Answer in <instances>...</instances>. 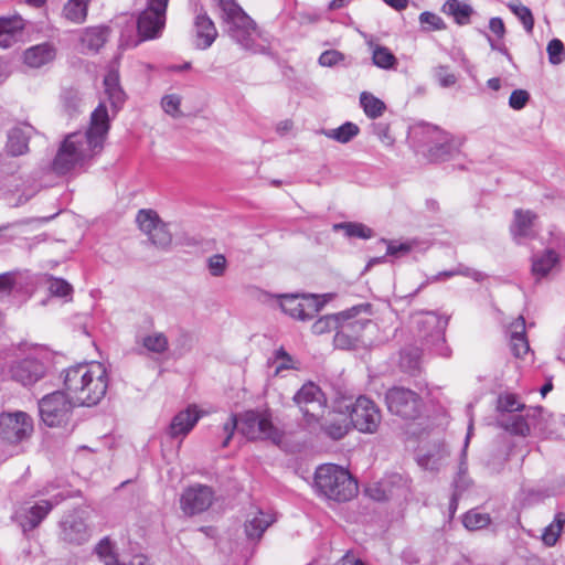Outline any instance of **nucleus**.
Instances as JSON below:
<instances>
[{"mask_svg": "<svg viewBox=\"0 0 565 565\" xmlns=\"http://www.w3.org/2000/svg\"><path fill=\"white\" fill-rule=\"evenodd\" d=\"M419 22L423 25H428L429 30H441L445 28L443 19L439 15L428 11L420 13Z\"/></svg>", "mask_w": 565, "mask_h": 565, "instance_id": "e2e57ef3", "label": "nucleus"}, {"mask_svg": "<svg viewBox=\"0 0 565 565\" xmlns=\"http://www.w3.org/2000/svg\"><path fill=\"white\" fill-rule=\"evenodd\" d=\"M204 415L205 412L199 409L196 405H189L173 416L168 428L169 436L183 439Z\"/></svg>", "mask_w": 565, "mask_h": 565, "instance_id": "6ab92c4d", "label": "nucleus"}, {"mask_svg": "<svg viewBox=\"0 0 565 565\" xmlns=\"http://www.w3.org/2000/svg\"><path fill=\"white\" fill-rule=\"evenodd\" d=\"M46 373V366L39 359L28 356L12 360L7 369L6 375L24 387L34 385Z\"/></svg>", "mask_w": 565, "mask_h": 565, "instance_id": "ddd939ff", "label": "nucleus"}, {"mask_svg": "<svg viewBox=\"0 0 565 565\" xmlns=\"http://www.w3.org/2000/svg\"><path fill=\"white\" fill-rule=\"evenodd\" d=\"M559 263L558 254L553 249H546L542 254L532 257V274L536 279L546 277Z\"/></svg>", "mask_w": 565, "mask_h": 565, "instance_id": "cd10ccee", "label": "nucleus"}, {"mask_svg": "<svg viewBox=\"0 0 565 565\" xmlns=\"http://www.w3.org/2000/svg\"><path fill=\"white\" fill-rule=\"evenodd\" d=\"M276 521L274 513L260 509H252L244 523V531L247 540L258 542L265 531Z\"/></svg>", "mask_w": 565, "mask_h": 565, "instance_id": "412c9836", "label": "nucleus"}, {"mask_svg": "<svg viewBox=\"0 0 565 565\" xmlns=\"http://www.w3.org/2000/svg\"><path fill=\"white\" fill-rule=\"evenodd\" d=\"M295 404L300 408L308 424L319 423L323 417L327 398L321 388L312 382H308L294 396Z\"/></svg>", "mask_w": 565, "mask_h": 565, "instance_id": "9d476101", "label": "nucleus"}, {"mask_svg": "<svg viewBox=\"0 0 565 565\" xmlns=\"http://www.w3.org/2000/svg\"><path fill=\"white\" fill-rule=\"evenodd\" d=\"M274 375L278 376L286 370L295 369L292 358L284 350L279 349L273 360Z\"/></svg>", "mask_w": 565, "mask_h": 565, "instance_id": "3c124183", "label": "nucleus"}, {"mask_svg": "<svg viewBox=\"0 0 565 565\" xmlns=\"http://www.w3.org/2000/svg\"><path fill=\"white\" fill-rule=\"evenodd\" d=\"M388 411L404 419L419 416L423 402L417 393L405 387H392L385 394Z\"/></svg>", "mask_w": 565, "mask_h": 565, "instance_id": "1a4fd4ad", "label": "nucleus"}, {"mask_svg": "<svg viewBox=\"0 0 565 565\" xmlns=\"http://www.w3.org/2000/svg\"><path fill=\"white\" fill-rule=\"evenodd\" d=\"M238 426H239V422H238V418L236 415L232 414L230 415V417L226 419V422L222 425V435H223V440L221 443L222 447H227L235 430L238 429Z\"/></svg>", "mask_w": 565, "mask_h": 565, "instance_id": "bf43d9fd", "label": "nucleus"}, {"mask_svg": "<svg viewBox=\"0 0 565 565\" xmlns=\"http://www.w3.org/2000/svg\"><path fill=\"white\" fill-rule=\"evenodd\" d=\"M387 248H386V255L392 256L394 258H399L406 256L413 248V245L408 242H396V241H390L386 242Z\"/></svg>", "mask_w": 565, "mask_h": 565, "instance_id": "13d9d810", "label": "nucleus"}, {"mask_svg": "<svg viewBox=\"0 0 565 565\" xmlns=\"http://www.w3.org/2000/svg\"><path fill=\"white\" fill-rule=\"evenodd\" d=\"M360 104L365 115L372 119L382 116L386 108L384 102L367 92L360 95Z\"/></svg>", "mask_w": 565, "mask_h": 565, "instance_id": "ea45409f", "label": "nucleus"}, {"mask_svg": "<svg viewBox=\"0 0 565 565\" xmlns=\"http://www.w3.org/2000/svg\"><path fill=\"white\" fill-rule=\"evenodd\" d=\"M444 12L452 15L458 24H467L473 9L470 4L459 0H447L444 4Z\"/></svg>", "mask_w": 565, "mask_h": 565, "instance_id": "f704fd0d", "label": "nucleus"}, {"mask_svg": "<svg viewBox=\"0 0 565 565\" xmlns=\"http://www.w3.org/2000/svg\"><path fill=\"white\" fill-rule=\"evenodd\" d=\"M238 422V431L248 439H274L276 436L275 427L266 413L247 411L241 415Z\"/></svg>", "mask_w": 565, "mask_h": 565, "instance_id": "dca6fc26", "label": "nucleus"}, {"mask_svg": "<svg viewBox=\"0 0 565 565\" xmlns=\"http://www.w3.org/2000/svg\"><path fill=\"white\" fill-rule=\"evenodd\" d=\"M313 488L319 495L337 502L349 501L359 491L358 482L351 473L334 463H324L316 469Z\"/></svg>", "mask_w": 565, "mask_h": 565, "instance_id": "39448f33", "label": "nucleus"}, {"mask_svg": "<svg viewBox=\"0 0 565 565\" xmlns=\"http://www.w3.org/2000/svg\"><path fill=\"white\" fill-rule=\"evenodd\" d=\"M214 500L213 490L203 484L186 488L180 498V508L186 515H195L207 510Z\"/></svg>", "mask_w": 565, "mask_h": 565, "instance_id": "f3484780", "label": "nucleus"}, {"mask_svg": "<svg viewBox=\"0 0 565 565\" xmlns=\"http://www.w3.org/2000/svg\"><path fill=\"white\" fill-rule=\"evenodd\" d=\"M530 100V94L525 89H515L509 98V106L514 110L523 109Z\"/></svg>", "mask_w": 565, "mask_h": 565, "instance_id": "052dcab7", "label": "nucleus"}, {"mask_svg": "<svg viewBox=\"0 0 565 565\" xmlns=\"http://www.w3.org/2000/svg\"><path fill=\"white\" fill-rule=\"evenodd\" d=\"M447 457L448 451L446 448L444 446H436L426 452L420 450L417 456V462L424 469L434 471L443 466Z\"/></svg>", "mask_w": 565, "mask_h": 565, "instance_id": "473e14b6", "label": "nucleus"}, {"mask_svg": "<svg viewBox=\"0 0 565 565\" xmlns=\"http://www.w3.org/2000/svg\"><path fill=\"white\" fill-rule=\"evenodd\" d=\"M418 329V335L436 355L449 358L451 349L447 345L445 330L448 319L433 311L420 312L413 317Z\"/></svg>", "mask_w": 565, "mask_h": 565, "instance_id": "423d86ee", "label": "nucleus"}, {"mask_svg": "<svg viewBox=\"0 0 565 565\" xmlns=\"http://www.w3.org/2000/svg\"><path fill=\"white\" fill-rule=\"evenodd\" d=\"M107 28L93 26L87 28L81 38L82 44L92 51H98L106 42Z\"/></svg>", "mask_w": 565, "mask_h": 565, "instance_id": "c9c22d12", "label": "nucleus"}, {"mask_svg": "<svg viewBox=\"0 0 565 565\" xmlns=\"http://www.w3.org/2000/svg\"><path fill=\"white\" fill-rule=\"evenodd\" d=\"M33 420L24 412L3 413L0 416V435L12 444L20 443L31 436Z\"/></svg>", "mask_w": 565, "mask_h": 565, "instance_id": "2eb2a0df", "label": "nucleus"}, {"mask_svg": "<svg viewBox=\"0 0 565 565\" xmlns=\"http://www.w3.org/2000/svg\"><path fill=\"white\" fill-rule=\"evenodd\" d=\"M136 221L140 231L147 236L162 222L158 213L150 209L140 210Z\"/></svg>", "mask_w": 565, "mask_h": 565, "instance_id": "a19ab883", "label": "nucleus"}, {"mask_svg": "<svg viewBox=\"0 0 565 565\" xmlns=\"http://www.w3.org/2000/svg\"><path fill=\"white\" fill-rule=\"evenodd\" d=\"M455 275H463V276H467V277H471L473 280L476 281H479L483 278V275L475 269H470V268H467V267H459L458 269L456 270H450V271H443V273H439L436 277V279H439L441 277H452Z\"/></svg>", "mask_w": 565, "mask_h": 565, "instance_id": "0e129e2a", "label": "nucleus"}, {"mask_svg": "<svg viewBox=\"0 0 565 565\" xmlns=\"http://www.w3.org/2000/svg\"><path fill=\"white\" fill-rule=\"evenodd\" d=\"M94 552L105 565H125L118 559L116 543L108 536L103 537L95 545Z\"/></svg>", "mask_w": 565, "mask_h": 565, "instance_id": "72a5a7b5", "label": "nucleus"}, {"mask_svg": "<svg viewBox=\"0 0 565 565\" xmlns=\"http://www.w3.org/2000/svg\"><path fill=\"white\" fill-rule=\"evenodd\" d=\"M535 220L536 215L531 211L516 210L514 212V221L510 231L516 243L521 244L524 239L533 237Z\"/></svg>", "mask_w": 565, "mask_h": 565, "instance_id": "393cba45", "label": "nucleus"}, {"mask_svg": "<svg viewBox=\"0 0 565 565\" xmlns=\"http://www.w3.org/2000/svg\"><path fill=\"white\" fill-rule=\"evenodd\" d=\"M169 0H147L146 9L166 19Z\"/></svg>", "mask_w": 565, "mask_h": 565, "instance_id": "774afa93", "label": "nucleus"}, {"mask_svg": "<svg viewBox=\"0 0 565 565\" xmlns=\"http://www.w3.org/2000/svg\"><path fill=\"white\" fill-rule=\"evenodd\" d=\"M92 534L87 516L82 511L68 513L60 522V539L66 544L83 545L90 540Z\"/></svg>", "mask_w": 565, "mask_h": 565, "instance_id": "f8f14e48", "label": "nucleus"}, {"mask_svg": "<svg viewBox=\"0 0 565 565\" xmlns=\"http://www.w3.org/2000/svg\"><path fill=\"white\" fill-rule=\"evenodd\" d=\"M17 284V274L12 271L0 274V294L9 295Z\"/></svg>", "mask_w": 565, "mask_h": 565, "instance_id": "338daca9", "label": "nucleus"}, {"mask_svg": "<svg viewBox=\"0 0 565 565\" xmlns=\"http://www.w3.org/2000/svg\"><path fill=\"white\" fill-rule=\"evenodd\" d=\"M151 353L163 354L169 348V340L163 332H152L142 337L139 341Z\"/></svg>", "mask_w": 565, "mask_h": 565, "instance_id": "58836bf2", "label": "nucleus"}, {"mask_svg": "<svg viewBox=\"0 0 565 565\" xmlns=\"http://www.w3.org/2000/svg\"><path fill=\"white\" fill-rule=\"evenodd\" d=\"M414 134L419 136L420 142L428 148L429 154L435 159L444 160L458 153L463 143V138L431 125L418 127Z\"/></svg>", "mask_w": 565, "mask_h": 565, "instance_id": "0eeeda50", "label": "nucleus"}, {"mask_svg": "<svg viewBox=\"0 0 565 565\" xmlns=\"http://www.w3.org/2000/svg\"><path fill=\"white\" fill-rule=\"evenodd\" d=\"M55 504L56 502L50 500H41L30 508L18 510L13 519L20 524L23 532L31 531L39 526Z\"/></svg>", "mask_w": 565, "mask_h": 565, "instance_id": "aec40b11", "label": "nucleus"}, {"mask_svg": "<svg viewBox=\"0 0 565 565\" xmlns=\"http://www.w3.org/2000/svg\"><path fill=\"white\" fill-rule=\"evenodd\" d=\"M510 344L512 353L516 358H522L530 351L529 341L525 334V320L522 316L518 317L510 324Z\"/></svg>", "mask_w": 565, "mask_h": 565, "instance_id": "bb28decb", "label": "nucleus"}, {"mask_svg": "<svg viewBox=\"0 0 565 565\" xmlns=\"http://www.w3.org/2000/svg\"><path fill=\"white\" fill-rule=\"evenodd\" d=\"M73 399L62 391H56L43 396L39 401V411L42 422L49 427H60L65 425L73 407Z\"/></svg>", "mask_w": 565, "mask_h": 565, "instance_id": "6e6552de", "label": "nucleus"}, {"mask_svg": "<svg viewBox=\"0 0 565 565\" xmlns=\"http://www.w3.org/2000/svg\"><path fill=\"white\" fill-rule=\"evenodd\" d=\"M63 383L75 405L94 406L106 395L108 373L103 363H79L64 370Z\"/></svg>", "mask_w": 565, "mask_h": 565, "instance_id": "f03ea898", "label": "nucleus"}, {"mask_svg": "<svg viewBox=\"0 0 565 565\" xmlns=\"http://www.w3.org/2000/svg\"><path fill=\"white\" fill-rule=\"evenodd\" d=\"M195 45L200 50L209 49L217 38V30L209 14L201 10L194 18Z\"/></svg>", "mask_w": 565, "mask_h": 565, "instance_id": "4be33fe9", "label": "nucleus"}, {"mask_svg": "<svg viewBox=\"0 0 565 565\" xmlns=\"http://www.w3.org/2000/svg\"><path fill=\"white\" fill-rule=\"evenodd\" d=\"M498 408L501 412L514 413L522 408V404L512 394L500 396L498 402Z\"/></svg>", "mask_w": 565, "mask_h": 565, "instance_id": "680f3d73", "label": "nucleus"}, {"mask_svg": "<svg viewBox=\"0 0 565 565\" xmlns=\"http://www.w3.org/2000/svg\"><path fill=\"white\" fill-rule=\"evenodd\" d=\"M55 57V50L49 43L39 44L24 52V63L30 67L39 68Z\"/></svg>", "mask_w": 565, "mask_h": 565, "instance_id": "c85d7f7f", "label": "nucleus"}, {"mask_svg": "<svg viewBox=\"0 0 565 565\" xmlns=\"http://www.w3.org/2000/svg\"><path fill=\"white\" fill-rule=\"evenodd\" d=\"M109 127L107 108L100 103L92 113L88 130L70 134L64 139L53 160V170L58 174H65L92 160L102 151Z\"/></svg>", "mask_w": 565, "mask_h": 565, "instance_id": "f257e3e1", "label": "nucleus"}, {"mask_svg": "<svg viewBox=\"0 0 565 565\" xmlns=\"http://www.w3.org/2000/svg\"><path fill=\"white\" fill-rule=\"evenodd\" d=\"M105 94L111 105L113 113L116 114L126 100V94L119 84V73L110 70L104 78Z\"/></svg>", "mask_w": 565, "mask_h": 565, "instance_id": "a878e982", "label": "nucleus"}, {"mask_svg": "<svg viewBox=\"0 0 565 565\" xmlns=\"http://www.w3.org/2000/svg\"><path fill=\"white\" fill-rule=\"evenodd\" d=\"M181 106V97L177 94H169L162 97L161 107L166 114L172 116L173 118H179L182 116V111L180 109Z\"/></svg>", "mask_w": 565, "mask_h": 565, "instance_id": "5fc2aeb1", "label": "nucleus"}, {"mask_svg": "<svg viewBox=\"0 0 565 565\" xmlns=\"http://www.w3.org/2000/svg\"><path fill=\"white\" fill-rule=\"evenodd\" d=\"M462 523L469 531L481 530L489 525L490 516L487 513L470 510L463 515Z\"/></svg>", "mask_w": 565, "mask_h": 565, "instance_id": "49530a36", "label": "nucleus"}, {"mask_svg": "<svg viewBox=\"0 0 565 565\" xmlns=\"http://www.w3.org/2000/svg\"><path fill=\"white\" fill-rule=\"evenodd\" d=\"M33 132V127L26 124L12 128L8 134V141L6 146L8 153L17 157L28 152L29 140Z\"/></svg>", "mask_w": 565, "mask_h": 565, "instance_id": "b1692460", "label": "nucleus"}, {"mask_svg": "<svg viewBox=\"0 0 565 565\" xmlns=\"http://www.w3.org/2000/svg\"><path fill=\"white\" fill-rule=\"evenodd\" d=\"M166 19L158 13L145 9L138 18L137 29L140 41L153 40L161 35Z\"/></svg>", "mask_w": 565, "mask_h": 565, "instance_id": "5701e85b", "label": "nucleus"}, {"mask_svg": "<svg viewBox=\"0 0 565 565\" xmlns=\"http://www.w3.org/2000/svg\"><path fill=\"white\" fill-rule=\"evenodd\" d=\"M401 367L408 373H413L419 369L420 352L417 348H407L402 350L399 358Z\"/></svg>", "mask_w": 565, "mask_h": 565, "instance_id": "a18cd8bd", "label": "nucleus"}, {"mask_svg": "<svg viewBox=\"0 0 565 565\" xmlns=\"http://www.w3.org/2000/svg\"><path fill=\"white\" fill-rule=\"evenodd\" d=\"M352 425L362 433L373 434L377 430L382 415L377 405L365 396L356 398L350 413Z\"/></svg>", "mask_w": 565, "mask_h": 565, "instance_id": "4468645a", "label": "nucleus"}, {"mask_svg": "<svg viewBox=\"0 0 565 565\" xmlns=\"http://www.w3.org/2000/svg\"><path fill=\"white\" fill-rule=\"evenodd\" d=\"M359 131L360 129L355 124L348 121L334 129H323L321 134L340 143H347L358 136Z\"/></svg>", "mask_w": 565, "mask_h": 565, "instance_id": "4c0bfd02", "label": "nucleus"}, {"mask_svg": "<svg viewBox=\"0 0 565 565\" xmlns=\"http://www.w3.org/2000/svg\"><path fill=\"white\" fill-rule=\"evenodd\" d=\"M281 310L294 319L301 321L312 319L321 310L324 302L317 295H280L278 296Z\"/></svg>", "mask_w": 565, "mask_h": 565, "instance_id": "9b49d317", "label": "nucleus"}, {"mask_svg": "<svg viewBox=\"0 0 565 565\" xmlns=\"http://www.w3.org/2000/svg\"><path fill=\"white\" fill-rule=\"evenodd\" d=\"M343 57H344L343 54L340 53L339 51L328 50V51H324L319 56V64L321 66L331 67L333 65H337L339 62H341L343 60Z\"/></svg>", "mask_w": 565, "mask_h": 565, "instance_id": "69168bd1", "label": "nucleus"}, {"mask_svg": "<svg viewBox=\"0 0 565 565\" xmlns=\"http://www.w3.org/2000/svg\"><path fill=\"white\" fill-rule=\"evenodd\" d=\"M509 424H507V428L510 429L513 434L526 436L530 434L531 424L519 414H513L509 418Z\"/></svg>", "mask_w": 565, "mask_h": 565, "instance_id": "6e6d98bb", "label": "nucleus"}, {"mask_svg": "<svg viewBox=\"0 0 565 565\" xmlns=\"http://www.w3.org/2000/svg\"><path fill=\"white\" fill-rule=\"evenodd\" d=\"M371 315V306L363 303L352 307L340 313L339 329L333 342L335 348L342 350L372 344V339L366 337V331H373L376 326L367 317Z\"/></svg>", "mask_w": 565, "mask_h": 565, "instance_id": "20e7f679", "label": "nucleus"}, {"mask_svg": "<svg viewBox=\"0 0 565 565\" xmlns=\"http://www.w3.org/2000/svg\"><path fill=\"white\" fill-rule=\"evenodd\" d=\"M209 273L213 277H222L227 268V259L223 254H214L206 260Z\"/></svg>", "mask_w": 565, "mask_h": 565, "instance_id": "603ef678", "label": "nucleus"}, {"mask_svg": "<svg viewBox=\"0 0 565 565\" xmlns=\"http://www.w3.org/2000/svg\"><path fill=\"white\" fill-rule=\"evenodd\" d=\"M221 12L226 33L243 49L253 53H266L254 21L234 0H213Z\"/></svg>", "mask_w": 565, "mask_h": 565, "instance_id": "7ed1b4c3", "label": "nucleus"}, {"mask_svg": "<svg viewBox=\"0 0 565 565\" xmlns=\"http://www.w3.org/2000/svg\"><path fill=\"white\" fill-rule=\"evenodd\" d=\"M407 491V481L399 475H393L366 488L367 495L376 501L405 497Z\"/></svg>", "mask_w": 565, "mask_h": 565, "instance_id": "a211bd4d", "label": "nucleus"}, {"mask_svg": "<svg viewBox=\"0 0 565 565\" xmlns=\"http://www.w3.org/2000/svg\"><path fill=\"white\" fill-rule=\"evenodd\" d=\"M90 0H68L62 10V15L68 22L82 24L86 21Z\"/></svg>", "mask_w": 565, "mask_h": 565, "instance_id": "2f4dec72", "label": "nucleus"}, {"mask_svg": "<svg viewBox=\"0 0 565 565\" xmlns=\"http://www.w3.org/2000/svg\"><path fill=\"white\" fill-rule=\"evenodd\" d=\"M23 30L21 18H0V47L12 46Z\"/></svg>", "mask_w": 565, "mask_h": 565, "instance_id": "c756f323", "label": "nucleus"}, {"mask_svg": "<svg viewBox=\"0 0 565 565\" xmlns=\"http://www.w3.org/2000/svg\"><path fill=\"white\" fill-rule=\"evenodd\" d=\"M434 76L441 87H450L457 83V76L449 71L448 66L439 65L434 68Z\"/></svg>", "mask_w": 565, "mask_h": 565, "instance_id": "4d7b16f0", "label": "nucleus"}, {"mask_svg": "<svg viewBox=\"0 0 565 565\" xmlns=\"http://www.w3.org/2000/svg\"><path fill=\"white\" fill-rule=\"evenodd\" d=\"M148 238L150 242L159 247V248H167L170 246L172 242V235L170 231L168 230V225L164 222H161L156 230H153L149 235Z\"/></svg>", "mask_w": 565, "mask_h": 565, "instance_id": "de8ad7c7", "label": "nucleus"}, {"mask_svg": "<svg viewBox=\"0 0 565 565\" xmlns=\"http://www.w3.org/2000/svg\"><path fill=\"white\" fill-rule=\"evenodd\" d=\"M369 47L372 53V62L376 67L386 71L396 70L397 58L388 47L374 42H370Z\"/></svg>", "mask_w": 565, "mask_h": 565, "instance_id": "7c9ffc66", "label": "nucleus"}, {"mask_svg": "<svg viewBox=\"0 0 565 565\" xmlns=\"http://www.w3.org/2000/svg\"><path fill=\"white\" fill-rule=\"evenodd\" d=\"M508 8L515 14L521 21L525 31L532 33L534 28V18L532 11L519 1H512L508 4Z\"/></svg>", "mask_w": 565, "mask_h": 565, "instance_id": "c03bdc74", "label": "nucleus"}, {"mask_svg": "<svg viewBox=\"0 0 565 565\" xmlns=\"http://www.w3.org/2000/svg\"><path fill=\"white\" fill-rule=\"evenodd\" d=\"M321 429L332 439L343 438L349 431V425L342 416L334 417L330 422L320 424Z\"/></svg>", "mask_w": 565, "mask_h": 565, "instance_id": "79ce46f5", "label": "nucleus"}, {"mask_svg": "<svg viewBox=\"0 0 565 565\" xmlns=\"http://www.w3.org/2000/svg\"><path fill=\"white\" fill-rule=\"evenodd\" d=\"M340 319H341L340 313L337 316H332V315L323 316L313 322L311 330L315 334H318V335L330 332L332 330L338 331Z\"/></svg>", "mask_w": 565, "mask_h": 565, "instance_id": "09e8293b", "label": "nucleus"}, {"mask_svg": "<svg viewBox=\"0 0 565 565\" xmlns=\"http://www.w3.org/2000/svg\"><path fill=\"white\" fill-rule=\"evenodd\" d=\"M565 526V512H558L555 514L554 520L550 523L542 533L543 543L552 547L554 546L558 537L561 536L563 529Z\"/></svg>", "mask_w": 565, "mask_h": 565, "instance_id": "e433bc0d", "label": "nucleus"}, {"mask_svg": "<svg viewBox=\"0 0 565 565\" xmlns=\"http://www.w3.org/2000/svg\"><path fill=\"white\" fill-rule=\"evenodd\" d=\"M548 62L553 65H558L565 60V46L558 39H553L548 42L547 47Z\"/></svg>", "mask_w": 565, "mask_h": 565, "instance_id": "864d4df0", "label": "nucleus"}, {"mask_svg": "<svg viewBox=\"0 0 565 565\" xmlns=\"http://www.w3.org/2000/svg\"><path fill=\"white\" fill-rule=\"evenodd\" d=\"M333 228L335 231H339V230L344 231V234L348 237H358V238L367 239L373 236V231L370 227H367L366 225L361 224V223L344 222V223L334 224Z\"/></svg>", "mask_w": 565, "mask_h": 565, "instance_id": "37998d69", "label": "nucleus"}, {"mask_svg": "<svg viewBox=\"0 0 565 565\" xmlns=\"http://www.w3.org/2000/svg\"><path fill=\"white\" fill-rule=\"evenodd\" d=\"M47 289L52 296L61 298H72L73 287L64 279L50 276L47 278Z\"/></svg>", "mask_w": 565, "mask_h": 565, "instance_id": "8fccbe9b", "label": "nucleus"}]
</instances>
